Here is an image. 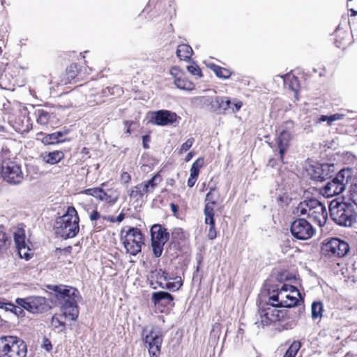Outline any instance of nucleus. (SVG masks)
Here are the masks:
<instances>
[{"instance_id": "nucleus-52", "label": "nucleus", "mask_w": 357, "mask_h": 357, "mask_svg": "<svg viewBox=\"0 0 357 357\" xmlns=\"http://www.w3.org/2000/svg\"><path fill=\"white\" fill-rule=\"evenodd\" d=\"M243 105V103L241 101L238 100L232 102L231 105V113H236L240 110Z\"/></svg>"}, {"instance_id": "nucleus-19", "label": "nucleus", "mask_w": 357, "mask_h": 357, "mask_svg": "<svg viewBox=\"0 0 357 357\" xmlns=\"http://www.w3.org/2000/svg\"><path fill=\"white\" fill-rule=\"evenodd\" d=\"M173 301V296L167 291H156L152 293L151 295V301L155 306L160 305L166 307L168 305H174Z\"/></svg>"}, {"instance_id": "nucleus-18", "label": "nucleus", "mask_w": 357, "mask_h": 357, "mask_svg": "<svg viewBox=\"0 0 357 357\" xmlns=\"http://www.w3.org/2000/svg\"><path fill=\"white\" fill-rule=\"evenodd\" d=\"M25 232L23 229H17L14 232V241L21 257L28 259L30 255L28 253L29 248L26 244Z\"/></svg>"}, {"instance_id": "nucleus-61", "label": "nucleus", "mask_w": 357, "mask_h": 357, "mask_svg": "<svg viewBox=\"0 0 357 357\" xmlns=\"http://www.w3.org/2000/svg\"><path fill=\"white\" fill-rule=\"evenodd\" d=\"M170 208L172 211V212L175 214L178 211V206L174 203L170 204Z\"/></svg>"}, {"instance_id": "nucleus-60", "label": "nucleus", "mask_w": 357, "mask_h": 357, "mask_svg": "<svg viewBox=\"0 0 357 357\" xmlns=\"http://www.w3.org/2000/svg\"><path fill=\"white\" fill-rule=\"evenodd\" d=\"M102 218L104 220H108V221H109L110 222H112V223L116 222V218L114 217V216H107H107H103Z\"/></svg>"}, {"instance_id": "nucleus-42", "label": "nucleus", "mask_w": 357, "mask_h": 357, "mask_svg": "<svg viewBox=\"0 0 357 357\" xmlns=\"http://www.w3.org/2000/svg\"><path fill=\"white\" fill-rule=\"evenodd\" d=\"M78 74V66L76 63L71 64L67 69H66V75L67 78L68 79H75Z\"/></svg>"}, {"instance_id": "nucleus-57", "label": "nucleus", "mask_w": 357, "mask_h": 357, "mask_svg": "<svg viewBox=\"0 0 357 357\" xmlns=\"http://www.w3.org/2000/svg\"><path fill=\"white\" fill-rule=\"evenodd\" d=\"M132 121H126L124 122V125H125V128H126V133L128 134H130L131 133V131H130V126L132 124Z\"/></svg>"}, {"instance_id": "nucleus-30", "label": "nucleus", "mask_w": 357, "mask_h": 357, "mask_svg": "<svg viewBox=\"0 0 357 357\" xmlns=\"http://www.w3.org/2000/svg\"><path fill=\"white\" fill-rule=\"evenodd\" d=\"M106 185L105 183H102L101 187L88 188L81 192L82 194H85L89 196H92L99 201L101 199V193L102 188Z\"/></svg>"}, {"instance_id": "nucleus-48", "label": "nucleus", "mask_w": 357, "mask_h": 357, "mask_svg": "<svg viewBox=\"0 0 357 357\" xmlns=\"http://www.w3.org/2000/svg\"><path fill=\"white\" fill-rule=\"evenodd\" d=\"M170 74L174 77V80L183 77V73L177 67L174 66L170 69Z\"/></svg>"}, {"instance_id": "nucleus-4", "label": "nucleus", "mask_w": 357, "mask_h": 357, "mask_svg": "<svg viewBox=\"0 0 357 357\" xmlns=\"http://www.w3.org/2000/svg\"><path fill=\"white\" fill-rule=\"evenodd\" d=\"M331 219L342 227H351L356 221V213L351 203L333 199L329 204Z\"/></svg>"}, {"instance_id": "nucleus-2", "label": "nucleus", "mask_w": 357, "mask_h": 357, "mask_svg": "<svg viewBox=\"0 0 357 357\" xmlns=\"http://www.w3.org/2000/svg\"><path fill=\"white\" fill-rule=\"evenodd\" d=\"M295 213L307 215V218L319 227L324 226L328 218L326 206L316 199L301 202L296 208Z\"/></svg>"}, {"instance_id": "nucleus-20", "label": "nucleus", "mask_w": 357, "mask_h": 357, "mask_svg": "<svg viewBox=\"0 0 357 357\" xmlns=\"http://www.w3.org/2000/svg\"><path fill=\"white\" fill-rule=\"evenodd\" d=\"M151 241L166 243L169 240V234L166 229L160 225H154L151 228Z\"/></svg>"}, {"instance_id": "nucleus-46", "label": "nucleus", "mask_w": 357, "mask_h": 357, "mask_svg": "<svg viewBox=\"0 0 357 357\" xmlns=\"http://www.w3.org/2000/svg\"><path fill=\"white\" fill-rule=\"evenodd\" d=\"M195 142V139L194 138L191 137V138H189L188 139L185 143H183L181 146V149H180V153H183V152H185V151H187L188 150H189L193 143Z\"/></svg>"}, {"instance_id": "nucleus-54", "label": "nucleus", "mask_w": 357, "mask_h": 357, "mask_svg": "<svg viewBox=\"0 0 357 357\" xmlns=\"http://www.w3.org/2000/svg\"><path fill=\"white\" fill-rule=\"evenodd\" d=\"M121 179L124 183H128L130 181L131 177L128 172H123L121 175Z\"/></svg>"}, {"instance_id": "nucleus-50", "label": "nucleus", "mask_w": 357, "mask_h": 357, "mask_svg": "<svg viewBox=\"0 0 357 357\" xmlns=\"http://www.w3.org/2000/svg\"><path fill=\"white\" fill-rule=\"evenodd\" d=\"M344 116H345L344 114H339V113L331 115L329 122H328V126H331L333 123V122H334L335 121H340V120L343 119Z\"/></svg>"}, {"instance_id": "nucleus-23", "label": "nucleus", "mask_w": 357, "mask_h": 357, "mask_svg": "<svg viewBox=\"0 0 357 357\" xmlns=\"http://www.w3.org/2000/svg\"><path fill=\"white\" fill-rule=\"evenodd\" d=\"M43 161L50 165H55L59 162L63 158L64 153L61 151H54L49 153H44L40 155Z\"/></svg>"}, {"instance_id": "nucleus-12", "label": "nucleus", "mask_w": 357, "mask_h": 357, "mask_svg": "<svg viewBox=\"0 0 357 357\" xmlns=\"http://www.w3.org/2000/svg\"><path fill=\"white\" fill-rule=\"evenodd\" d=\"M15 302L31 313H41L48 308L46 299L41 296H29L24 298H19L15 300Z\"/></svg>"}, {"instance_id": "nucleus-39", "label": "nucleus", "mask_w": 357, "mask_h": 357, "mask_svg": "<svg viewBox=\"0 0 357 357\" xmlns=\"http://www.w3.org/2000/svg\"><path fill=\"white\" fill-rule=\"evenodd\" d=\"M24 310L25 309L22 305L18 304L16 305L11 303L10 305H9V310L8 312L13 313L17 317H22L25 315Z\"/></svg>"}, {"instance_id": "nucleus-3", "label": "nucleus", "mask_w": 357, "mask_h": 357, "mask_svg": "<svg viewBox=\"0 0 357 357\" xmlns=\"http://www.w3.org/2000/svg\"><path fill=\"white\" fill-rule=\"evenodd\" d=\"M79 218L74 207H68L66 212L59 217L54 225L56 233L64 238L75 237L79 232Z\"/></svg>"}, {"instance_id": "nucleus-14", "label": "nucleus", "mask_w": 357, "mask_h": 357, "mask_svg": "<svg viewBox=\"0 0 357 357\" xmlns=\"http://www.w3.org/2000/svg\"><path fill=\"white\" fill-rule=\"evenodd\" d=\"M323 250L329 256L344 257L349 250L347 243L337 238H333L324 243Z\"/></svg>"}, {"instance_id": "nucleus-22", "label": "nucleus", "mask_w": 357, "mask_h": 357, "mask_svg": "<svg viewBox=\"0 0 357 357\" xmlns=\"http://www.w3.org/2000/svg\"><path fill=\"white\" fill-rule=\"evenodd\" d=\"M120 197V191L116 188H109L105 190L102 188L101 193L100 202H104L107 204H115Z\"/></svg>"}, {"instance_id": "nucleus-53", "label": "nucleus", "mask_w": 357, "mask_h": 357, "mask_svg": "<svg viewBox=\"0 0 357 357\" xmlns=\"http://www.w3.org/2000/svg\"><path fill=\"white\" fill-rule=\"evenodd\" d=\"M11 303L6 302L3 300H0V309L3 310L5 312H8L9 310V305Z\"/></svg>"}, {"instance_id": "nucleus-37", "label": "nucleus", "mask_w": 357, "mask_h": 357, "mask_svg": "<svg viewBox=\"0 0 357 357\" xmlns=\"http://www.w3.org/2000/svg\"><path fill=\"white\" fill-rule=\"evenodd\" d=\"M301 348V342L299 341H294L283 357H295Z\"/></svg>"}, {"instance_id": "nucleus-58", "label": "nucleus", "mask_w": 357, "mask_h": 357, "mask_svg": "<svg viewBox=\"0 0 357 357\" xmlns=\"http://www.w3.org/2000/svg\"><path fill=\"white\" fill-rule=\"evenodd\" d=\"M125 218V214L121 212L116 218V221L118 222H122Z\"/></svg>"}, {"instance_id": "nucleus-9", "label": "nucleus", "mask_w": 357, "mask_h": 357, "mask_svg": "<svg viewBox=\"0 0 357 357\" xmlns=\"http://www.w3.org/2000/svg\"><path fill=\"white\" fill-rule=\"evenodd\" d=\"M126 252L135 256L142 250L144 244L143 235L141 231L135 227L130 228L126 236L122 238Z\"/></svg>"}, {"instance_id": "nucleus-36", "label": "nucleus", "mask_w": 357, "mask_h": 357, "mask_svg": "<svg viewBox=\"0 0 357 357\" xmlns=\"http://www.w3.org/2000/svg\"><path fill=\"white\" fill-rule=\"evenodd\" d=\"M62 315H54L52 317L51 326L58 332L62 331L65 327L64 322L61 320Z\"/></svg>"}, {"instance_id": "nucleus-41", "label": "nucleus", "mask_w": 357, "mask_h": 357, "mask_svg": "<svg viewBox=\"0 0 357 357\" xmlns=\"http://www.w3.org/2000/svg\"><path fill=\"white\" fill-rule=\"evenodd\" d=\"M165 244V243L162 242L151 241L153 252L155 257L161 256Z\"/></svg>"}, {"instance_id": "nucleus-59", "label": "nucleus", "mask_w": 357, "mask_h": 357, "mask_svg": "<svg viewBox=\"0 0 357 357\" xmlns=\"http://www.w3.org/2000/svg\"><path fill=\"white\" fill-rule=\"evenodd\" d=\"M292 79L294 80V82L293 81H291V83L290 84V87L291 89L293 90V91H296L295 86H294V84H297V78L294 76L292 77Z\"/></svg>"}, {"instance_id": "nucleus-62", "label": "nucleus", "mask_w": 357, "mask_h": 357, "mask_svg": "<svg viewBox=\"0 0 357 357\" xmlns=\"http://www.w3.org/2000/svg\"><path fill=\"white\" fill-rule=\"evenodd\" d=\"M329 119H330V116L322 115L320 117L319 121H323V122L327 121V123H328Z\"/></svg>"}, {"instance_id": "nucleus-35", "label": "nucleus", "mask_w": 357, "mask_h": 357, "mask_svg": "<svg viewBox=\"0 0 357 357\" xmlns=\"http://www.w3.org/2000/svg\"><path fill=\"white\" fill-rule=\"evenodd\" d=\"M203 165H204V158H199L198 159H197L192 165V167L190 170V176H192L198 178L199 169L203 167Z\"/></svg>"}, {"instance_id": "nucleus-51", "label": "nucleus", "mask_w": 357, "mask_h": 357, "mask_svg": "<svg viewBox=\"0 0 357 357\" xmlns=\"http://www.w3.org/2000/svg\"><path fill=\"white\" fill-rule=\"evenodd\" d=\"M89 219L91 221L94 222L98 220H100L101 218V215L97 210H93L91 213H89Z\"/></svg>"}, {"instance_id": "nucleus-40", "label": "nucleus", "mask_w": 357, "mask_h": 357, "mask_svg": "<svg viewBox=\"0 0 357 357\" xmlns=\"http://www.w3.org/2000/svg\"><path fill=\"white\" fill-rule=\"evenodd\" d=\"M211 68L218 77L226 79L230 76V72L225 68L214 65Z\"/></svg>"}, {"instance_id": "nucleus-31", "label": "nucleus", "mask_w": 357, "mask_h": 357, "mask_svg": "<svg viewBox=\"0 0 357 357\" xmlns=\"http://www.w3.org/2000/svg\"><path fill=\"white\" fill-rule=\"evenodd\" d=\"M63 133L58 131L52 134H48L43 139V142L45 144H52L60 142L59 137H62Z\"/></svg>"}, {"instance_id": "nucleus-6", "label": "nucleus", "mask_w": 357, "mask_h": 357, "mask_svg": "<svg viewBox=\"0 0 357 357\" xmlns=\"http://www.w3.org/2000/svg\"><path fill=\"white\" fill-rule=\"evenodd\" d=\"M278 308L274 305V303H268L265 307L259 308L257 313L259 319L255 321V324L258 327H264L289 318V311L287 309Z\"/></svg>"}, {"instance_id": "nucleus-26", "label": "nucleus", "mask_w": 357, "mask_h": 357, "mask_svg": "<svg viewBox=\"0 0 357 357\" xmlns=\"http://www.w3.org/2000/svg\"><path fill=\"white\" fill-rule=\"evenodd\" d=\"M147 192V186L144 185L143 183L134 186L130 190L129 196L131 198L142 197Z\"/></svg>"}, {"instance_id": "nucleus-44", "label": "nucleus", "mask_w": 357, "mask_h": 357, "mask_svg": "<svg viewBox=\"0 0 357 357\" xmlns=\"http://www.w3.org/2000/svg\"><path fill=\"white\" fill-rule=\"evenodd\" d=\"M221 109L225 112L231 113L232 102L227 97H222V104H221Z\"/></svg>"}, {"instance_id": "nucleus-43", "label": "nucleus", "mask_w": 357, "mask_h": 357, "mask_svg": "<svg viewBox=\"0 0 357 357\" xmlns=\"http://www.w3.org/2000/svg\"><path fill=\"white\" fill-rule=\"evenodd\" d=\"M296 294L288 292L286 297L287 305H284V308L292 307L296 306L298 303V299L296 296Z\"/></svg>"}, {"instance_id": "nucleus-21", "label": "nucleus", "mask_w": 357, "mask_h": 357, "mask_svg": "<svg viewBox=\"0 0 357 357\" xmlns=\"http://www.w3.org/2000/svg\"><path fill=\"white\" fill-rule=\"evenodd\" d=\"M215 190L214 188H211L206 196L204 215H214V206L218 202V196L215 195Z\"/></svg>"}, {"instance_id": "nucleus-25", "label": "nucleus", "mask_w": 357, "mask_h": 357, "mask_svg": "<svg viewBox=\"0 0 357 357\" xmlns=\"http://www.w3.org/2000/svg\"><path fill=\"white\" fill-rule=\"evenodd\" d=\"M205 223L209 225V229L208 232V238L210 240H213L216 238L217 234L215 228L214 215H204Z\"/></svg>"}, {"instance_id": "nucleus-16", "label": "nucleus", "mask_w": 357, "mask_h": 357, "mask_svg": "<svg viewBox=\"0 0 357 357\" xmlns=\"http://www.w3.org/2000/svg\"><path fill=\"white\" fill-rule=\"evenodd\" d=\"M288 292L294 294H299L298 290L296 287L291 284H284L282 285L280 289H278L276 294H273L270 296L269 300L272 301V303H274V305L277 307L284 308V305H287L286 297L288 296Z\"/></svg>"}, {"instance_id": "nucleus-63", "label": "nucleus", "mask_w": 357, "mask_h": 357, "mask_svg": "<svg viewBox=\"0 0 357 357\" xmlns=\"http://www.w3.org/2000/svg\"><path fill=\"white\" fill-rule=\"evenodd\" d=\"M192 157H193V153L192 152H189L185 158V162L190 161Z\"/></svg>"}, {"instance_id": "nucleus-1", "label": "nucleus", "mask_w": 357, "mask_h": 357, "mask_svg": "<svg viewBox=\"0 0 357 357\" xmlns=\"http://www.w3.org/2000/svg\"><path fill=\"white\" fill-rule=\"evenodd\" d=\"M53 291L65 317H68L71 320L77 319L79 315L77 302L81 298L79 291L75 288L62 285L54 286Z\"/></svg>"}, {"instance_id": "nucleus-8", "label": "nucleus", "mask_w": 357, "mask_h": 357, "mask_svg": "<svg viewBox=\"0 0 357 357\" xmlns=\"http://www.w3.org/2000/svg\"><path fill=\"white\" fill-rule=\"evenodd\" d=\"M142 340L148 348L150 357L160 356L163 335L160 328L152 326L149 331L147 328H144Z\"/></svg>"}, {"instance_id": "nucleus-17", "label": "nucleus", "mask_w": 357, "mask_h": 357, "mask_svg": "<svg viewBox=\"0 0 357 357\" xmlns=\"http://www.w3.org/2000/svg\"><path fill=\"white\" fill-rule=\"evenodd\" d=\"M176 113L169 110H159L151 113V120L153 124L158 126H167L176 121Z\"/></svg>"}, {"instance_id": "nucleus-49", "label": "nucleus", "mask_w": 357, "mask_h": 357, "mask_svg": "<svg viewBox=\"0 0 357 357\" xmlns=\"http://www.w3.org/2000/svg\"><path fill=\"white\" fill-rule=\"evenodd\" d=\"M188 70L193 75L202 77V72L199 66L197 65H191L187 67Z\"/></svg>"}, {"instance_id": "nucleus-47", "label": "nucleus", "mask_w": 357, "mask_h": 357, "mask_svg": "<svg viewBox=\"0 0 357 357\" xmlns=\"http://www.w3.org/2000/svg\"><path fill=\"white\" fill-rule=\"evenodd\" d=\"M221 104H222V97L216 96L211 100V107L215 109H221Z\"/></svg>"}, {"instance_id": "nucleus-32", "label": "nucleus", "mask_w": 357, "mask_h": 357, "mask_svg": "<svg viewBox=\"0 0 357 357\" xmlns=\"http://www.w3.org/2000/svg\"><path fill=\"white\" fill-rule=\"evenodd\" d=\"M323 304L321 302H314L311 306V314L312 319H317L322 317Z\"/></svg>"}, {"instance_id": "nucleus-56", "label": "nucleus", "mask_w": 357, "mask_h": 357, "mask_svg": "<svg viewBox=\"0 0 357 357\" xmlns=\"http://www.w3.org/2000/svg\"><path fill=\"white\" fill-rule=\"evenodd\" d=\"M197 180V177L190 176L189 178L188 179V182H187L188 186L190 188L193 187L194 185L195 184Z\"/></svg>"}, {"instance_id": "nucleus-38", "label": "nucleus", "mask_w": 357, "mask_h": 357, "mask_svg": "<svg viewBox=\"0 0 357 357\" xmlns=\"http://www.w3.org/2000/svg\"><path fill=\"white\" fill-rule=\"evenodd\" d=\"M160 176L158 174H155L150 180L144 182V185L147 186V192H152L158 185V181H160Z\"/></svg>"}, {"instance_id": "nucleus-55", "label": "nucleus", "mask_w": 357, "mask_h": 357, "mask_svg": "<svg viewBox=\"0 0 357 357\" xmlns=\"http://www.w3.org/2000/svg\"><path fill=\"white\" fill-rule=\"evenodd\" d=\"M150 136L149 135H144L142 137V142H143V147L145 149H147L149 148V142H150Z\"/></svg>"}, {"instance_id": "nucleus-13", "label": "nucleus", "mask_w": 357, "mask_h": 357, "mask_svg": "<svg viewBox=\"0 0 357 357\" xmlns=\"http://www.w3.org/2000/svg\"><path fill=\"white\" fill-rule=\"evenodd\" d=\"M334 172L333 164H316L310 166L308 174L315 181H323L328 178H332Z\"/></svg>"}, {"instance_id": "nucleus-27", "label": "nucleus", "mask_w": 357, "mask_h": 357, "mask_svg": "<svg viewBox=\"0 0 357 357\" xmlns=\"http://www.w3.org/2000/svg\"><path fill=\"white\" fill-rule=\"evenodd\" d=\"M174 82L177 88L182 90L192 91L195 87L194 84L188 80L184 75H183V77L181 78H178L177 79L174 80Z\"/></svg>"}, {"instance_id": "nucleus-24", "label": "nucleus", "mask_w": 357, "mask_h": 357, "mask_svg": "<svg viewBox=\"0 0 357 357\" xmlns=\"http://www.w3.org/2000/svg\"><path fill=\"white\" fill-rule=\"evenodd\" d=\"M192 54V47L186 44L179 45L176 50V55L181 60L187 61Z\"/></svg>"}, {"instance_id": "nucleus-64", "label": "nucleus", "mask_w": 357, "mask_h": 357, "mask_svg": "<svg viewBox=\"0 0 357 357\" xmlns=\"http://www.w3.org/2000/svg\"><path fill=\"white\" fill-rule=\"evenodd\" d=\"M350 10L352 13L351 15H353V16L357 15V11L354 10V9H351Z\"/></svg>"}, {"instance_id": "nucleus-11", "label": "nucleus", "mask_w": 357, "mask_h": 357, "mask_svg": "<svg viewBox=\"0 0 357 357\" xmlns=\"http://www.w3.org/2000/svg\"><path fill=\"white\" fill-rule=\"evenodd\" d=\"M290 231L293 236L298 240H307L313 236L315 231L311 224L305 218H299L293 221Z\"/></svg>"}, {"instance_id": "nucleus-28", "label": "nucleus", "mask_w": 357, "mask_h": 357, "mask_svg": "<svg viewBox=\"0 0 357 357\" xmlns=\"http://www.w3.org/2000/svg\"><path fill=\"white\" fill-rule=\"evenodd\" d=\"M151 277L155 278L158 285L162 289L165 288V286H163L161 280L167 281L172 280V278L169 277L168 273L162 269L155 270V271L152 272Z\"/></svg>"}, {"instance_id": "nucleus-29", "label": "nucleus", "mask_w": 357, "mask_h": 357, "mask_svg": "<svg viewBox=\"0 0 357 357\" xmlns=\"http://www.w3.org/2000/svg\"><path fill=\"white\" fill-rule=\"evenodd\" d=\"M35 114L37 116L36 121L38 123L43 126L47 125L51 117V114L48 112L40 109L35 112Z\"/></svg>"}, {"instance_id": "nucleus-5", "label": "nucleus", "mask_w": 357, "mask_h": 357, "mask_svg": "<svg viewBox=\"0 0 357 357\" xmlns=\"http://www.w3.org/2000/svg\"><path fill=\"white\" fill-rule=\"evenodd\" d=\"M354 172L351 168L340 170L333 178L328 181L321 188L324 197H332L342 193L349 184H351Z\"/></svg>"}, {"instance_id": "nucleus-10", "label": "nucleus", "mask_w": 357, "mask_h": 357, "mask_svg": "<svg viewBox=\"0 0 357 357\" xmlns=\"http://www.w3.org/2000/svg\"><path fill=\"white\" fill-rule=\"evenodd\" d=\"M1 176L5 181L12 185L20 184L24 180L21 166L14 161L3 162Z\"/></svg>"}, {"instance_id": "nucleus-45", "label": "nucleus", "mask_w": 357, "mask_h": 357, "mask_svg": "<svg viewBox=\"0 0 357 357\" xmlns=\"http://www.w3.org/2000/svg\"><path fill=\"white\" fill-rule=\"evenodd\" d=\"M349 193L350 199L357 206V184L351 185Z\"/></svg>"}, {"instance_id": "nucleus-34", "label": "nucleus", "mask_w": 357, "mask_h": 357, "mask_svg": "<svg viewBox=\"0 0 357 357\" xmlns=\"http://www.w3.org/2000/svg\"><path fill=\"white\" fill-rule=\"evenodd\" d=\"M174 281L171 282L170 280H167V283L165 284V288H167L172 291H176L178 290L183 285V282L181 278V277H176L174 278H172Z\"/></svg>"}, {"instance_id": "nucleus-15", "label": "nucleus", "mask_w": 357, "mask_h": 357, "mask_svg": "<svg viewBox=\"0 0 357 357\" xmlns=\"http://www.w3.org/2000/svg\"><path fill=\"white\" fill-rule=\"evenodd\" d=\"M294 127V123L291 121H285L282 126V130L278 137V146L279 149L280 159L283 162V158L287 151L289 142L291 139V135L289 132Z\"/></svg>"}, {"instance_id": "nucleus-33", "label": "nucleus", "mask_w": 357, "mask_h": 357, "mask_svg": "<svg viewBox=\"0 0 357 357\" xmlns=\"http://www.w3.org/2000/svg\"><path fill=\"white\" fill-rule=\"evenodd\" d=\"M10 240L7 234L0 227V253L5 251L9 246Z\"/></svg>"}, {"instance_id": "nucleus-7", "label": "nucleus", "mask_w": 357, "mask_h": 357, "mask_svg": "<svg viewBox=\"0 0 357 357\" xmlns=\"http://www.w3.org/2000/svg\"><path fill=\"white\" fill-rule=\"evenodd\" d=\"M26 346L15 336L0 337V357H25Z\"/></svg>"}]
</instances>
